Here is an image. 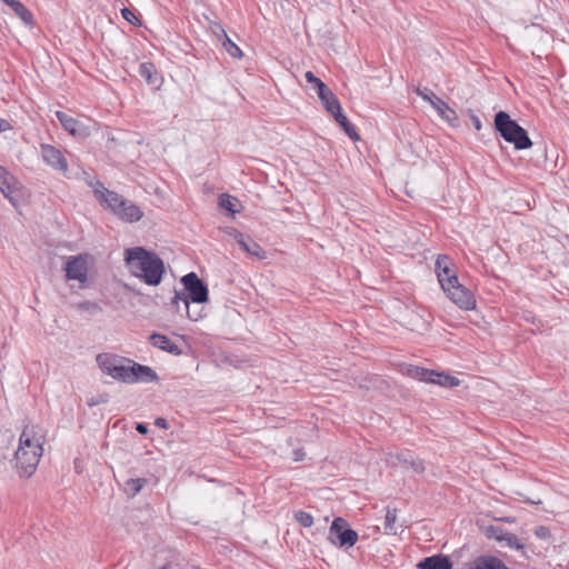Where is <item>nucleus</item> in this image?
<instances>
[{
	"label": "nucleus",
	"instance_id": "f257e3e1",
	"mask_svg": "<svg viewBox=\"0 0 569 569\" xmlns=\"http://www.w3.org/2000/svg\"><path fill=\"white\" fill-rule=\"evenodd\" d=\"M126 264L129 271L149 286H158L164 273L163 260L154 252L142 247L126 250Z\"/></svg>",
	"mask_w": 569,
	"mask_h": 569
},
{
	"label": "nucleus",
	"instance_id": "f03ea898",
	"mask_svg": "<svg viewBox=\"0 0 569 569\" xmlns=\"http://www.w3.org/2000/svg\"><path fill=\"white\" fill-rule=\"evenodd\" d=\"M16 451V469L20 477H30L34 473L43 453L44 436L36 431L34 426H26Z\"/></svg>",
	"mask_w": 569,
	"mask_h": 569
},
{
	"label": "nucleus",
	"instance_id": "7ed1b4c3",
	"mask_svg": "<svg viewBox=\"0 0 569 569\" xmlns=\"http://www.w3.org/2000/svg\"><path fill=\"white\" fill-rule=\"evenodd\" d=\"M181 283L184 287V291L174 290V296L171 300V305L177 309L179 308V302L181 301L184 306L187 317L197 321L200 318V313L192 315L190 311V301L193 303H203L208 301V287L207 284L197 276L196 272H189L181 278Z\"/></svg>",
	"mask_w": 569,
	"mask_h": 569
},
{
	"label": "nucleus",
	"instance_id": "20e7f679",
	"mask_svg": "<svg viewBox=\"0 0 569 569\" xmlns=\"http://www.w3.org/2000/svg\"><path fill=\"white\" fill-rule=\"evenodd\" d=\"M94 194L104 208L123 221L136 222L143 217L142 210L137 204L102 184L94 190Z\"/></svg>",
	"mask_w": 569,
	"mask_h": 569
},
{
	"label": "nucleus",
	"instance_id": "39448f33",
	"mask_svg": "<svg viewBox=\"0 0 569 569\" xmlns=\"http://www.w3.org/2000/svg\"><path fill=\"white\" fill-rule=\"evenodd\" d=\"M495 128L500 136L517 150H525L532 146L527 131L512 120L506 111H499L495 116Z\"/></svg>",
	"mask_w": 569,
	"mask_h": 569
},
{
	"label": "nucleus",
	"instance_id": "423d86ee",
	"mask_svg": "<svg viewBox=\"0 0 569 569\" xmlns=\"http://www.w3.org/2000/svg\"><path fill=\"white\" fill-rule=\"evenodd\" d=\"M96 361L104 375L129 385L133 360L114 353L102 352L97 356Z\"/></svg>",
	"mask_w": 569,
	"mask_h": 569
},
{
	"label": "nucleus",
	"instance_id": "0eeeda50",
	"mask_svg": "<svg viewBox=\"0 0 569 569\" xmlns=\"http://www.w3.org/2000/svg\"><path fill=\"white\" fill-rule=\"evenodd\" d=\"M329 541L339 548H351L358 541V533L341 517L333 519L329 529Z\"/></svg>",
	"mask_w": 569,
	"mask_h": 569
},
{
	"label": "nucleus",
	"instance_id": "6e6552de",
	"mask_svg": "<svg viewBox=\"0 0 569 569\" xmlns=\"http://www.w3.org/2000/svg\"><path fill=\"white\" fill-rule=\"evenodd\" d=\"M445 292L447 293V297L460 309L472 310L476 308L473 293L459 282L446 289Z\"/></svg>",
	"mask_w": 569,
	"mask_h": 569
},
{
	"label": "nucleus",
	"instance_id": "1a4fd4ad",
	"mask_svg": "<svg viewBox=\"0 0 569 569\" xmlns=\"http://www.w3.org/2000/svg\"><path fill=\"white\" fill-rule=\"evenodd\" d=\"M436 272L443 291L459 282L455 270L451 269V260L448 256H438L436 260Z\"/></svg>",
	"mask_w": 569,
	"mask_h": 569
},
{
	"label": "nucleus",
	"instance_id": "9d476101",
	"mask_svg": "<svg viewBox=\"0 0 569 569\" xmlns=\"http://www.w3.org/2000/svg\"><path fill=\"white\" fill-rule=\"evenodd\" d=\"M40 150L42 159L48 166L67 176L69 171L68 161L61 150L51 144H41Z\"/></svg>",
	"mask_w": 569,
	"mask_h": 569
},
{
	"label": "nucleus",
	"instance_id": "9b49d317",
	"mask_svg": "<svg viewBox=\"0 0 569 569\" xmlns=\"http://www.w3.org/2000/svg\"><path fill=\"white\" fill-rule=\"evenodd\" d=\"M234 240L240 246V248L251 257H254L259 260H263L267 258V252L264 249L256 242L250 236L244 234L234 230Z\"/></svg>",
	"mask_w": 569,
	"mask_h": 569
},
{
	"label": "nucleus",
	"instance_id": "f8f14e48",
	"mask_svg": "<svg viewBox=\"0 0 569 569\" xmlns=\"http://www.w3.org/2000/svg\"><path fill=\"white\" fill-rule=\"evenodd\" d=\"M66 276L70 280H78L79 282L87 281V262L81 256L70 257L66 263Z\"/></svg>",
	"mask_w": 569,
	"mask_h": 569
},
{
	"label": "nucleus",
	"instance_id": "ddd939ff",
	"mask_svg": "<svg viewBox=\"0 0 569 569\" xmlns=\"http://www.w3.org/2000/svg\"><path fill=\"white\" fill-rule=\"evenodd\" d=\"M131 380L129 385L137 382H157L159 377L157 372L149 366L140 365L133 361L131 370Z\"/></svg>",
	"mask_w": 569,
	"mask_h": 569
},
{
	"label": "nucleus",
	"instance_id": "4468645a",
	"mask_svg": "<svg viewBox=\"0 0 569 569\" xmlns=\"http://www.w3.org/2000/svg\"><path fill=\"white\" fill-rule=\"evenodd\" d=\"M149 341L154 348L163 350L170 355L180 356L182 353L181 348L176 342H173L169 337L162 333L153 332L149 337Z\"/></svg>",
	"mask_w": 569,
	"mask_h": 569
},
{
	"label": "nucleus",
	"instance_id": "2eb2a0df",
	"mask_svg": "<svg viewBox=\"0 0 569 569\" xmlns=\"http://www.w3.org/2000/svg\"><path fill=\"white\" fill-rule=\"evenodd\" d=\"M139 76L154 89H160L163 82L161 74L152 62H142L139 66Z\"/></svg>",
	"mask_w": 569,
	"mask_h": 569
},
{
	"label": "nucleus",
	"instance_id": "dca6fc26",
	"mask_svg": "<svg viewBox=\"0 0 569 569\" xmlns=\"http://www.w3.org/2000/svg\"><path fill=\"white\" fill-rule=\"evenodd\" d=\"M452 561L442 553L426 557L417 565L418 569H452Z\"/></svg>",
	"mask_w": 569,
	"mask_h": 569
},
{
	"label": "nucleus",
	"instance_id": "f3484780",
	"mask_svg": "<svg viewBox=\"0 0 569 569\" xmlns=\"http://www.w3.org/2000/svg\"><path fill=\"white\" fill-rule=\"evenodd\" d=\"M489 533L490 537H495L497 540L506 541V543L512 549L519 550L525 547L516 535L505 531L499 527H490Z\"/></svg>",
	"mask_w": 569,
	"mask_h": 569
},
{
	"label": "nucleus",
	"instance_id": "a211bd4d",
	"mask_svg": "<svg viewBox=\"0 0 569 569\" xmlns=\"http://www.w3.org/2000/svg\"><path fill=\"white\" fill-rule=\"evenodd\" d=\"M56 116L63 129L72 136L81 137L84 134V128L74 118L62 111H57Z\"/></svg>",
	"mask_w": 569,
	"mask_h": 569
},
{
	"label": "nucleus",
	"instance_id": "6ab92c4d",
	"mask_svg": "<svg viewBox=\"0 0 569 569\" xmlns=\"http://www.w3.org/2000/svg\"><path fill=\"white\" fill-rule=\"evenodd\" d=\"M439 114V117L448 122L451 127L459 126V117L457 112L451 109L442 99H436V104L433 107Z\"/></svg>",
	"mask_w": 569,
	"mask_h": 569
},
{
	"label": "nucleus",
	"instance_id": "aec40b11",
	"mask_svg": "<svg viewBox=\"0 0 569 569\" xmlns=\"http://www.w3.org/2000/svg\"><path fill=\"white\" fill-rule=\"evenodd\" d=\"M317 93L323 107L330 114L339 111L341 104L337 96L327 86H325L322 91H317Z\"/></svg>",
	"mask_w": 569,
	"mask_h": 569
},
{
	"label": "nucleus",
	"instance_id": "412c9836",
	"mask_svg": "<svg viewBox=\"0 0 569 569\" xmlns=\"http://www.w3.org/2000/svg\"><path fill=\"white\" fill-rule=\"evenodd\" d=\"M469 569H506V565L497 557L481 556L473 560Z\"/></svg>",
	"mask_w": 569,
	"mask_h": 569
},
{
	"label": "nucleus",
	"instance_id": "4be33fe9",
	"mask_svg": "<svg viewBox=\"0 0 569 569\" xmlns=\"http://www.w3.org/2000/svg\"><path fill=\"white\" fill-rule=\"evenodd\" d=\"M21 20L24 24L31 26L33 16L31 11L18 0H2Z\"/></svg>",
	"mask_w": 569,
	"mask_h": 569
},
{
	"label": "nucleus",
	"instance_id": "5701e85b",
	"mask_svg": "<svg viewBox=\"0 0 569 569\" xmlns=\"http://www.w3.org/2000/svg\"><path fill=\"white\" fill-rule=\"evenodd\" d=\"M337 123L343 129L347 136L353 140L358 141L360 139L356 128L349 122L348 118L343 114L342 109L340 108L338 112L331 114Z\"/></svg>",
	"mask_w": 569,
	"mask_h": 569
},
{
	"label": "nucleus",
	"instance_id": "b1692460",
	"mask_svg": "<svg viewBox=\"0 0 569 569\" xmlns=\"http://www.w3.org/2000/svg\"><path fill=\"white\" fill-rule=\"evenodd\" d=\"M397 460L401 462L405 467H410L413 472L422 473L425 471L423 461L418 458H413L408 452H401L396 456Z\"/></svg>",
	"mask_w": 569,
	"mask_h": 569
},
{
	"label": "nucleus",
	"instance_id": "393cba45",
	"mask_svg": "<svg viewBox=\"0 0 569 569\" xmlns=\"http://www.w3.org/2000/svg\"><path fill=\"white\" fill-rule=\"evenodd\" d=\"M14 178L10 174L6 168L0 166V191L3 193L6 198H11L12 192L14 191L12 182Z\"/></svg>",
	"mask_w": 569,
	"mask_h": 569
},
{
	"label": "nucleus",
	"instance_id": "a878e982",
	"mask_svg": "<svg viewBox=\"0 0 569 569\" xmlns=\"http://www.w3.org/2000/svg\"><path fill=\"white\" fill-rule=\"evenodd\" d=\"M406 373L410 378L417 379L419 381L431 382L433 370H429L417 366H408Z\"/></svg>",
	"mask_w": 569,
	"mask_h": 569
},
{
	"label": "nucleus",
	"instance_id": "bb28decb",
	"mask_svg": "<svg viewBox=\"0 0 569 569\" xmlns=\"http://www.w3.org/2000/svg\"><path fill=\"white\" fill-rule=\"evenodd\" d=\"M398 510L397 508H391L390 506L387 507L386 510V517H385V523L383 529L385 533L387 535H396L397 533V518H398Z\"/></svg>",
	"mask_w": 569,
	"mask_h": 569
},
{
	"label": "nucleus",
	"instance_id": "cd10ccee",
	"mask_svg": "<svg viewBox=\"0 0 569 569\" xmlns=\"http://www.w3.org/2000/svg\"><path fill=\"white\" fill-rule=\"evenodd\" d=\"M431 383H436L442 387H457L459 386L460 381L453 376L433 370Z\"/></svg>",
	"mask_w": 569,
	"mask_h": 569
},
{
	"label": "nucleus",
	"instance_id": "c85d7f7f",
	"mask_svg": "<svg viewBox=\"0 0 569 569\" xmlns=\"http://www.w3.org/2000/svg\"><path fill=\"white\" fill-rule=\"evenodd\" d=\"M239 204V200L229 194H221L219 197V206L221 209L229 211L230 213L238 212L237 206Z\"/></svg>",
	"mask_w": 569,
	"mask_h": 569
},
{
	"label": "nucleus",
	"instance_id": "c756f323",
	"mask_svg": "<svg viewBox=\"0 0 569 569\" xmlns=\"http://www.w3.org/2000/svg\"><path fill=\"white\" fill-rule=\"evenodd\" d=\"M146 482L143 478H131L126 481V491L133 497L141 491Z\"/></svg>",
	"mask_w": 569,
	"mask_h": 569
},
{
	"label": "nucleus",
	"instance_id": "7c9ffc66",
	"mask_svg": "<svg viewBox=\"0 0 569 569\" xmlns=\"http://www.w3.org/2000/svg\"><path fill=\"white\" fill-rule=\"evenodd\" d=\"M220 42H221L222 47L224 48V50L232 58L240 59L243 56L241 49L228 36H226V38L220 40Z\"/></svg>",
	"mask_w": 569,
	"mask_h": 569
},
{
	"label": "nucleus",
	"instance_id": "2f4dec72",
	"mask_svg": "<svg viewBox=\"0 0 569 569\" xmlns=\"http://www.w3.org/2000/svg\"><path fill=\"white\" fill-rule=\"evenodd\" d=\"M416 93L420 96L425 101L429 102L432 107L436 104V99H440L436 96V93L429 88H417Z\"/></svg>",
	"mask_w": 569,
	"mask_h": 569
},
{
	"label": "nucleus",
	"instance_id": "473e14b6",
	"mask_svg": "<svg viewBox=\"0 0 569 569\" xmlns=\"http://www.w3.org/2000/svg\"><path fill=\"white\" fill-rule=\"evenodd\" d=\"M296 520L302 526V527H311L313 525V518L309 512L306 511H297L295 513Z\"/></svg>",
	"mask_w": 569,
	"mask_h": 569
},
{
	"label": "nucleus",
	"instance_id": "72a5a7b5",
	"mask_svg": "<svg viewBox=\"0 0 569 569\" xmlns=\"http://www.w3.org/2000/svg\"><path fill=\"white\" fill-rule=\"evenodd\" d=\"M209 29L218 41L222 40L223 38H226V36H228L226 30L219 22L210 21Z\"/></svg>",
	"mask_w": 569,
	"mask_h": 569
},
{
	"label": "nucleus",
	"instance_id": "f704fd0d",
	"mask_svg": "<svg viewBox=\"0 0 569 569\" xmlns=\"http://www.w3.org/2000/svg\"><path fill=\"white\" fill-rule=\"evenodd\" d=\"M305 78L307 82L313 84L316 91L323 90L326 84L321 81V79L317 78L311 71H307L305 73Z\"/></svg>",
	"mask_w": 569,
	"mask_h": 569
},
{
	"label": "nucleus",
	"instance_id": "c9c22d12",
	"mask_svg": "<svg viewBox=\"0 0 569 569\" xmlns=\"http://www.w3.org/2000/svg\"><path fill=\"white\" fill-rule=\"evenodd\" d=\"M78 308L81 310L89 311L91 313H98L101 311V307L97 302L91 301H82L78 305Z\"/></svg>",
	"mask_w": 569,
	"mask_h": 569
},
{
	"label": "nucleus",
	"instance_id": "e433bc0d",
	"mask_svg": "<svg viewBox=\"0 0 569 569\" xmlns=\"http://www.w3.org/2000/svg\"><path fill=\"white\" fill-rule=\"evenodd\" d=\"M121 14L126 21L132 24H140L138 17L129 8H123Z\"/></svg>",
	"mask_w": 569,
	"mask_h": 569
},
{
	"label": "nucleus",
	"instance_id": "4c0bfd02",
	"mask_svg": "<svg viewBox=\"0 0 569 569\" xmlns=\"http://www.w3.org/2000/svg\"><path fill=\"white\" fill-rule=\"evenodd\" d=\"M107 401H108L107 396H98L97 398H91L88 401V406L89 407H93V406H98V405H101V403H106Z\"/></svg>",
	"mask_w": 569,
	"mask_h": 569
},
{
	"label": "nucleus",
	"instance_id": "58836bf2",
	"mask_svg": "<svg viewBox=\"0 0 569 569\" xmlns=\"http://www.w3.org/2000/svg\"><path fill=\"white\" fill-rule=\"evenodd\" d=\"M471 122L477 131L481 129V121L478 116L471 113L470 114Z\"/></svg>",
	"mask_w": 569,
	"mask_h": 569
},
{
	"label": "nucleus",
	"instance_id": "ea45409f",
	"mask_svg": "<svg viewBox=\"0 0 569 569\" xmlns=\"http://www.w3.org/2000/svg\"><path fill=\"white\" fill-rule=\"evenodd\" d=\"M136 430L140 433V435H147L148 431H149V428L146 423H142V422H139L137 423L136 426Z\"/></svg>",
	"mask_w": 569,
	"mask_h": 569
},
{
	"label": "nucleus",
	"instance_id": "a19ab883",
	"mask_svg": "<svg viewBox=\"0 0 569 569\" xmlns=\"http://www.w3.org/2000/svg\"><path fill=\"white\" fill-rule=\"evenodd\" d=\"M154 425H156L157 427H159V428H162V429H167V428H168V422H167V420H166L164 418H161V417H159V418H157V419L154 420Z\"/></svg>",
	"mask_w": 569,
	"mask_h": 569
},
{
	"label": "nucleus",
	"instance_id": "79ce46f5",
	"mask_svg": "<svg viewBox=\"0 0 569 569\" xmlns=\"http://www.w3.org/2000/svg\"><path fill=\"white\" fill-rule=\"evenodd\" d=\"M8 129H10V123L4 119H0V132L7 131Z\"/></svg>",
	"mask_w": 569,
	"mask_h": 569
},
{
	"label": "nucleus",
	"instance_id": "37998d69",
	"mask_svg": "<svg viewBox=\"0 0 569 569\" xmlns=\"http://www.w3.org/2000/svg\"><path fill=\"white\" fill-rule=\"evenodd\" d=\"M295 456H296L295 460L299 461V460H302L305 453L302 452V450L298 449V450L295 451Z\"/></svg>",
	"mask_w": 569,
	"mask_h": 569
},
{
	"label": "nucleus",
	"instance_id": "c03bdc74",
	"mask_svg": "<svg viewBox=\"0 0 569 569\" xmlns=\"http://www.w3.org/2000/svg\"><path fill=\"white\" fill-rule=\"evenodd\" d=\"M428 326L429 325L426 321H422L420 326H418L417 328H412V330H423L427 329Z\"/></svg>",
	"mask_w": 569,
	"mask_h": 569
},
{
	"label": "nucleus",
	"instance_id": "a18cd8bd",
	"mask_svg": "<svg viewBox=\"0 0 569 569\" xmlns=\"http://www.w3.org/2000/svg\"><path fill=\"white\" fill-rule=\"evenodd\" d=\"M159 569H168V566H163V567H161V568H159Z\"/></svg>",
	"mask_w": 569,
	"mask_h": 569
}]
</instances>
